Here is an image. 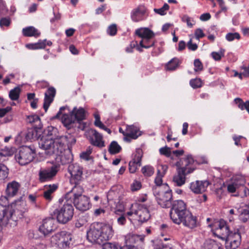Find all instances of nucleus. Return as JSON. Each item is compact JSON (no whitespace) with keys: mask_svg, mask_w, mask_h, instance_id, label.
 <instances>
[{"mask_svg":"<svg viewBox=\"0 0 249 249\" xmlns=\"http://www.w3.org/2000/svg\"><path fill=\"white\" fill-rule=\"evenodd\" d=\"M46 132V135L38 142L39 148L45 151L47 156L59 155L64 150L67 138L60 135L57 129L52 126H48Z\"/></svg>","mask_w":249,"mask_h":249,"instance_id":"nucleus-1","label":"nucleus"},{"mask_svg":"<svg viewBox=\"0 0 249 249\" xmlns=\"http://www.w3.org/2000/svg\"><path fill=\"white\" fill-rule=\"evenodd\" d=\"M113 234L111 225L100 222L92 223L87 232V239L90 242L99 245L109 240Z\"/></svg>","mask_w":249,"mask_h":249,"instance_id":"nucleus-2","label":"nucleus"},{"mask_svg":"<svg viewBox=\"0 0 249 249\" xmlns=\"http://www.w3.org/2000/svg\"><path fill=\"white\" fill-rule=\"evenodd\" d=\"M186 203L182 200H176L172 204V208L170 213L171 218L174 223L177 224L182 223L184 226H186Z\"/></svg>","mask_w":249,"mask_h":249,"instance_id":"nucleus-3","label":"nucleus"},{"mask_svg":"<svg viewBox=\"0 0 249 249\" xmlns=\"http://www.w3.org/2000/svg\"><path fill=\"white\" fill-rule=\"evenodd\" d=\"M71 193H68L65 196V200L63 206L55 210L57 221L62 224H66L70 221L73 215L74 209L71 198Z\"/></svg>","mask_w":249,"mask_h":249,"instance_id":"nucleus-4","label":"nucleus"},{"mask_svg":"<svg viewBox=\"0 0 249 249\" xmlns=\"http://www.w3.org/2000/svg\"><path fill=\"white\" fill-rule=\"evenodd\" d=\"M36 151L30 146H24L20 148L18 153L16 154L15 159L21 165H24L31 162L35 157Z\"/></svg>","mask_w":249,"mask_h":249,"instance_id":"nucleus-5","label":"nucleus"},{"mask_svg":"<svg viewBox=\"0 0 249 249\" xmlns=\"http://www.w3.org/2000/svg\"><path fill=\"white\" fill-rule=\"evenodd\" d=\"M154 195L158 203L162 208H170L172 206V193L171 190L168 188L165 191L157 190L155 189Z\"/></svg>","mask_w":249,"mask_h":249,"instance_id":"nucleus-6","label":"nucleus"},{"mask_svg":"<svg viewBox=\"0 0 249 249\" xmlns=\"http://www.w3.org/2000/svg\"><path fill=\"white\" fill-rule=\"evenodd\" d=\"M68 171L71 175V183L80 184L84 179L83 177V168L77 164H71L69 166Z\"/></svg>","mask_w":249,"mask_h":249,"instance_id":"nucleus-7","label":"nucleus"},{"mask_svg":"<svg viewBox=\"0 0 249 249\" xmlns=\"http://www.w3.org/2000/svg\"><path fill=\"white\" fill-rule=\"evenodd\" d=\"M225 241L226 249H236L241 242V235L239 230L236 229L231 231Z\"/></svg>","mask_w":249,"mask_h":249,"instance_id":"nucleus-8","label":"nucleus"},{"mask_svg":"<svg viewBox=\"0 0 249 249\" xmlns=\"http://www.w3.org/2000/svg\"><path fill=\"white\" fill-rule=\"evenodd\" d=\"M72 204L73 203L76 208L81 211H86L89 210L91 206L89 198L85 195H80L78 197L71 198Z\"/></svg>","mask_w":249,"mask_h":249,"instance_id":"nucleus-9","label":"nucleus"},{"mask_svg":"<svg viewBox=\"0 0 249 249\" xmlns=\"http://www.w3.org/2000/svg\"><path fill=\"white\" fill-rule=\"evenodd\" d=\"M136 208L135 216L141 223L147 221L150 218V214L147 208L144 205L135 203L133 206Z\"/></svg>","mask_w":249,"mask_h":249,"instance_id":"nucleus-10","label":"nucleus"},{"mask_svg":"<svg viewBox=\"0 0 249 249\" xmlns=\"http://www.w3.org/2000/svg\"><path fill=\"white\" fill-rule=\"evenodd\" d=\"M59 168V165H54L50 168L41 169L38 173L40 181L43 182L51 180L56 176Z\"/></svg>","mask_w":249,"mask_h":249,"instance_id":"nucleus-11","label":"nucleus"},{"mask_svg":"<svg viewBox=\"0 0 249 249\" xmlns=\"http://www.w3.org/2000/svg\"><path fill=\"white\" fill-rule=\"evenodd\" d=\"M145 236L143 235H137L133 233H128L125 236V243L126 248H131L135 246L134 244H138L136 246H142L144 244Z\"/></svg>","mask_w":249,"mask_h":249,"instance_id":"nucleus-12","label":"nucleus"},{"mask_svg":"<svg viewBox=\"0 0 249 249\" xmlns=\"http://www.w3.org/2000/svg\"><path fill=\"white\" fill-rule=\"evenodd\" d=\"M181 165L180 161L177 163L178 166L177 174L175 175L173 178V181L178 186H181L185 184L186 181V166L185 164L183 167H179Z\"/></svg>","mask_w":249,"mask_h":249,"instance_id":"nucleus-13","label":"nucleus"},{"mask_svg":"<svg viewBox=\"0 0 249 249\" xmlns=\"http://www.w3.org/2000/svg\"><path fill=\"white\" fill-rule=\"evenodd\" d=\"M87 137L90 143L98 147H103L105 145L103 136L95 129H90Z\"/></svg>","mask_w":249,"mask_h":249,"instance_id":"nucleus-14","label":"nucleus"},{"mask_svg":"<svg viewBox=\"0 0 249 249\" xmlns=\"http://www.w3.org/2000/svg\"><path fill=\"white\" fill-rule=\"evenodd\" d=\"M142 151L140 148L136 149L133 159L129 163V170L130 173H134L138 169V167L141 165Z\"/></svg>","mask_w":249,"mask_h":249,"instance_id":"nucleus-15","label":"nucleus"},{"mask_svg":"<svg viewBox=\"0 0 249 249\" xmlns=\"http://www.w3.org/2000/svg\"><path fill=\"white\" fill-rule=\"evenodd\" d=\"M210 184L208 180H197L195 182H192L190 184V189L193 192L196 194H202L204 192Z\"/></svg>","mask_w":249,"mask_h":249,"instance_id":"nucleus-16","label":"nucleus"},{"mask_svg":"<svg viewBox=\"0 0 249 249\" xmlns=\"http://www.w3.org/2000/svg\"><path fill=\"white\" fill-rule=\"evenodd\" d=\"M54 220L53 218H48L44 220L42 225L39 228V231L44 235H47L55 228Z\"/></svg>","mask_w":249,"mask_h":249,"instance_id":"nucleus-17","label":"nucleus"},{"mask_svg":"<svg viewBox=\"0 0 249 249\" xmlns=\"http://www.w3.org/2000/svg\"><path fill=\"white\" fill-rule=\"evenodd\" d=\"M55 93L56 90L53 87L49 88L46 92L45 93L43 108L45 112H47L50 104L53 101Z\"/></svg>","mask_w":249,"mask_h":249,"instance_id":"nucleus-18","label":"nucleus"},{"mask_svg":"<svg viewBox=\"0 0 249 249\" xmlns=\"http://www.w3.org/2000/svg\"><path fill=\"white\" fill-rule=\"evenodd\" d=\"M20 184L16 181L9 182L5 190L6 194L8 197H13L17 195L19 189Z\"/></svg>","mask_w":249,"mask_h":249,"instance_id":"nucleus-19","label":"nucleus"},{"mask_svg":"<svg viewBox=\"0 0 249 249\" xmlns=\"http://www.w3.org/2000/svg\"><path fill=\"white\" fill-rule=\"evenodd\" d=\"M57 188L58 185L55 184L44 186L43 195L44 198L48 201H51L53 198V194Z\"/></svg>","mask_w":249,"mask_h":249,"instance_id":"nucleus-20","label":"nucleus"},{"mask_svg":"<svg viewBox=\"0 0 249 249\" xmlns=\"http://www.w3.org/2000/svg\"><path fill=\"white\" fill-rule=\"evenodd\" d=\"M146 9L144 6H140L133 9L131 12V18L133 21L138 22L143 19V17L145 14Z\"/></svg>","mask_w":249,"mask_h":249,"instance_id":"nucleus-21","label":"nucleus"},{"mask_svg":"<svg viewBox=\"0 0 249 249\" xmlns=\"http://www.w3.org/2000/svg\"><path fill=\"white\" fill-rule=\"evenodd\" d=\"M11 217V213L4 206L0 204V226H4L7 224L9 218Z\"/></svg>","mask_w":249,"mask_h":249,"instance_id":"nucleus-22","label":"nucleus"},{"mask_svg":"<svg viewBox=\"0 0 249 249\" xmlns=\"http://www.w3.org/2000/svg\"><path fill=\"white\" fill-rule=\"evenodd\" d=\"M200 226V222L196 216L193 215L191 212H188V228L191 231H196V229Z\"/></svg>","mask_w":249,"mask_h":249,"instance_id":"nucleus-23","label":"nucleus"},{"mask_svg":"<svg viewBox=\"0 0 249 249\" xmlns=\"http://www.w3.org/2000/svg\"><path fill=\"white\" fill-rule=\"evenodd\" d=\"M135 33L142 39L152 38L154 36V33L147 28L138 29L136 30Z\"/></svg>","mask_w":249,"mask_h":249,"instance_id":"nucleus-24","label":"nucleus"},{"mask_svg":"<svg viewBox=\"0 0 249 249\" xmlns=\"http://www.w3.org/2000/svg\"><path fill=\"white\" fill-rule=\"evenodd\" d=\"M62 122L63 124L68 129L73 126L75 121V119L72 112L70 114H63L61 118Z\"/></svg>","mask_w":249,"mask_h":249,"instance_id":"nucleus-25","label":"nucleus"},{"mask_svg":"<svg viewBox=\"0 0 249 249\" xmlns=\"http://www.w3.org/2000/svg\"><path fill=\"white\" fill-rule=\"evenodd\" d=\"M226 224V222L222 219L219 220H214L213 223L209 224L208 226L211 228V231L215 236L216 235V231L218 230H220Z\"/></svg>","mask_w":249,"mask_h":249,"instance_id":"nucleus-26","label":"nucleus"},{"mask_svg":"<svg viewBox=\"0 0 249 249\" xmlns=\"http://www.w3.org/2000/svg\"><path fill=\"white\" fill-rule=\"evenodd\" d=\"M231 231H230L229 230V226L226 224L220 230H218L216 231V235L215 236L225 240L229 236Z\"/></svg>","mask_w":249,"mask_h":249,"instance_id":"nucleus-27","label":"nucleus"},{"mask_svg":"<svg viewBox=\"0 0 249 249\" xmlns=\"http://www.w3.org/2000/svg\"><path fill=\"white\" fill-rule=\"evenodd\" d=\"M72 112V114L73 115L75 120L78 122L82 121L86 119V113L85 110L82 108L80 107L77 109L76 107H74Z\"/></svg>","mask_w":249,"mask_h":249,"instance_id":"nucleus-28","label":"nucleus"},{"mask_svg":"<svg viewBox=\"0 0 249 249\" xmlns=\"http://www.w3.org/2000/svg\"><path fill=\"white\" fill-rule=\"evenodd\" d=\"M62 234L64 235L61 238V245L63 248L69 247L71 244L72 235L66 231H62Z\"/></svg>","mask_w":249,"mask_h":249,"instance_id":"nucleus-29","label":"nucleus"},{"mask_svg":"<svg viewBox=\"0 0 249 249\" xmlns=\"http://www.w3.org/2000/svg\"><path fill=\"white\" fill-rule=\"evenodd\" d=\"M232 183L237 189L238 195L241 194V189L243 186H244L245 184V178L243 177L240 176H236L234 178Z\"/></svg>","mask_w":249,"mask_h":249,"instance_id":"nucleus-30","label":"nucleus"},{"mask_svg":"<svg viewBox=\"0 0 249 249\" xmlns=\"http://www.w3.org/2000/svg\"><path fill=\"white\" fill-rule=\"evenodd\" d=\"M15 148L11 146H5L0 150V160L2 157H10L12 156L15 152Z\"/></svg>","mask_w":249,"mask_h":249,"instance_id":"nucleus-31","label":"nucleus"},{"mask_svg":"<svg viewBox=\"0 0 249 249\" xmlns=\"http://www.w3.org/2000/svg\"><path fill=\"white\" fill-rule=\"evenodd\" d=\"M139 129L134 125H128L126 127V136L129 138L135 139L138 138Z\"/></svg>","mask_w":249,"mask_h":249,"instance_id":"nucleus-32","label":"nucleus"},{"mask_svg":"<svg viewBox=\"0 0 249 249\" xmlns=\"http://www.w3.org/2000/svg\"><path fill=\"white\" fill-rule=\"evenodd\" d=\"M23 34L26 36H38L40 35L37 29L32 26L23 29Z\"/></svg>","mask_w":249,"mask_h":249,"instance_id":"nucleus-33","label":"nucleus"},{"mask_svg":"<svg viewBox=\"0 0 249 249\" xmlns=\"http://www.w3.org/2000/svg\"><path fill=\"white\" fill-rule=\"evenodd\" d=\"M27 121L30 124H33L35 128H41V124L40 118L36 115L29 116L27 118Z\"/></svg>","mask_w":249,"mask_h":249,"instance_id":"nucleus-34","label":"nucleus"},{"mask_svg":"<svg viewBox=\"0 0 249 249\" xmlns=\"http://www.w3.org/2000/svg\"><path fill=\"white\" fill-rule=\"evenodd\" d=\"M25 206L26 202L21 199L16 200L15 203L13 204V207L15 209L20 211L21 213H24L27 211Z\"/></svg>","mask_w":249,"mask_h":249,"instance_id":"nucleus-35","label":"nucleus"},{"mask_svg":"<svg viewBox=\"0 0 249 249\" xmlns=\"http://www.w3.org/2000/svg\"><path fill=\"white\" fill-rule=\"evenodd\" d=\"M9 174V169L3 164L0 163V183L4 182Z\"/></svg>","mask_w":249,"mask_h":249,"instance_id":"nucleus-36","label":"nucleus"},{"mask_svg":"<svg viewBox=\"0 0 249 249\" xmlns=\"http://www.w3.org/2000/svg\"><path fill=\"white\" fill-rule=\"evenodd\" d=\"M239 219L243 223L249 222V208L242 209L239 212Z\"/></svg>","mask_w":249,"mask_h":249,"instance_id":"nucleus-37","label":"nucleus"},{"mask_svg":"<svg viewBox=\"0 0 249 249\" xmlns=\"http://www.w3.org/2000/svg\"><path fill=\"white\" fill-rule=\"evenodd\" d=\"M83 192V188L79 184H74V187L69 193H71V198H73L78 197L80 195H82V194Z\"/></svg>","mask_w":249,"mask_h":249,"instance_id":"nucleus-38","label":"nucleus"},{"mask_svg":"<svg viewBox=\"0 0 249 249\" xmlns=\"http://www.w3.org/2000/svg\"><path fill=\"white\" fill-rule=\"evenodd\" d=\"M20 92V88L19 87H16L9 91V97L11 100H18L19 97Z\"/></svg>","mask_w":249,"mask_h":249,"instance_id":"nucleus-39","label":"nucleus"},{"mask_svg":"<svg viewBox=\"0 0 249 249\" xmlns=\"http://www.w3.org/2000/svg\"><path fill=\"white\" fill-rule=\"evenodd\" d=\"M235 104H238V107L241 110L246 109L249 113V100L244 102L242 99L240 98H236L234 100Z\"/></svg>","mask_w":249,"mask_h":249,"instance_id":"nucleus-40","label":"nucleus"},{"mask_svg":"<svg viewBox=\"0 0 249 249\" xmlns=\"http://www.w3.org/2000/svg\"><path fill=\"white\" fill-rule=\"evenodd\" d=\"M121 150V146L115 141L111 142L109 147V152L111 154H115L120 152Z\"/></svg>","mask_w":249,"mask_h":249,"instance_id":"nucleus-41","label":"nucleus"},{"mask_svg":"<svg viewBox=\"0 0 249 249\" xmlns=\"http://www.w3.org/2000/svg\"><path fill=\"white\" fill-rule=\"evenodd\" d=\"M178 59L177 58H174L166 64V70L168 71L175 70L178 67Z\"/></svg>","mask_w":249,"mask_h":249,"instance_id":"nucleus-42","label":"nucleus"},{"mask_svg":"<svg viewBox=\"0 0 249 249\" xmlns=\"http://www.w3.org/2000/svg\"><path fill=\"white\" fill-rule=\"evenodd\" d=\"M37 137V132L35 129H28L25 134V138L27 141L35 140Z\"/></svg>","mask_w":249,"mask_h":249,"instance_id":"nucleus-43","label":"nucleus"},{"mask_svg":"<svg viewBox=\"0 0 249 249\" xmlns=\"http://www.w3.org/2000/svg\"><path fill=\"white\" fill-rule=\"evenodd\" d=\"M152 38H143L142 39L140 42V45L142 48L145 49L152 47L155 44V41L151 40Z\"/></svg>","mask_w":249,"mask_h":249,"instance_id":"nucleus-44","label":"nucleus"},{"mask_svg":"<svg viewBox=\"0 0 249 249\" xmlns=\"http://www.w3.org/2000/svg\"><path fill=\"white\" fill-rule=\"evenodd\" d=\"M142 172L145 177H150L154 173V169L150 165L144 166L142 168Z\"/></svg>","mask_w":249,"mask_h":249,"instance_id":"nucleus-45","label":"nucleus"},{"mask_svg":"<svg viewBox=\"0 0 249 249\" xmlns=\"http://www.w3.org/2000/svg\"><path fill=\"white\" fill-rule=\"evenodd\" d=\"M63 235L62 231L55 234L51 237V242L56 245H61V238H62Z\"/></svg>","mask_w":249,"mask_h":249,"instance_id":"nucleus-46","label":"nucleus"},{"mask_svg":"<svg viewBox=\"0 0 249 249\" xmlns=\"http://www.w3.org/2000/svg\"><path fill=\"white\" fill-rule=\"evenodd\" d=\"M204 245V249H223L218 244L212 241H206Z\"/></svg>","mask_w":249,"mask_h":249,"instance_id":"nucleus-47","label":"nucleus"},{"mask_svg":"<svg viewBox=\"0 0 249 249\" xmlns=\"http://www.w3.org/2000/svg\"><path fill=\"white\" fill-rule=\"evenodd\" d=\"M103 245L102 249H124V247L116 244L107 243H104Z\"/></svg>","mask_w":249,"mask_h":249,"instance_id":"nucleus-48","label":"nucleus"},{"mask_svg":"<svg viewBox=\"0 0 249 249\" xmlns=\"http://www.w3.org/2000/svg\"><path fill=\"white\" fill-rule=\"evenodd\" d=\"M169 6L168 4L165 3L163 6L159 9H154V11L155 13L160 15H164L166 14V11L169 10Z\"/></svg>","mask_w":249,"mask_h":249,"instance_id":"nucleus-49","label":"nucleus"},{"mask_svg":"<svg viewBox=\"0 0 249 249\" xmlns=\"http://www.w3.org/2000/svg\"><path fill=\"white\" fill-rule=\"evenodd\" d=\"M240 38V36L238 33H229L226 35V39L229 41H232L234 39L239 40Z\"/></svg>","mask_w":249,"mask_h":249,"instance_id":"nucleus-50","label":"nucleus"},{"mask_svg":"<svg viewBox=\"0 0 249 249\" xmlns=\"http://www.w3.org/2000/svg\"><path fill=\"white\" fill-rule=\"evenodd\" d=\"M194 71L196 72L201 71L203 69V66L202 62L199 59H196L194 62Z\"/></svg>","mask_w":249,"mask_h":249,"instance_id":"nucleus-51","label":"nucleus"},{"mask_svg":"<svg viewBox=\"0 0 249 249\" xmlns=\"http://www.w3.org/2000/svg\"><path fill=\"white\" fill-rule=\"evenodd\" d=\"M191 86L194 89L199 88L202 86V82L200 79L196 78L190 81Z\"/></svg>","mask_w":249,"mask_h":249,"instance_id":"nucleus-52","label":"nucleus"},{"mask_svg":"<svg viewBox=\"0 0 249 249\" xmlns=\"http://www.w3.org/2000/svg\"><path fill=\"white\" fill-rule=\"evenodd\" d=\"M163 177V175L160 174V171H157L156 177L154 180V182L157 186H160L162 184V178Z\"/></svg>","mask_w":249,"mask_h":249,"instance_id":"nucleus-53","label":"nucleus"},{"mask_svg":"<svg viewBox=\"0 0 249 249\" xmlns=\"http://www.w3.org/2000/svg\"><path fill=\"white\" fill-rule=\"evenodd\" d=\"M224 50H221L219 52H212L211 55L215 60L218 61L221 59L222 56H224Z\"/></svg>","mask_w":249,"mask_h":249,"instance_id":"nucleus-54","label":"nucleus"},{"mask_svg":"<svg viewBox=\"0 0 249 249\" xmlns=\"http://www.w3.org/2000/svg\"><path fill=\"white\" fill-rule=\"evenodd\" d=\"M92 151V148L89 146L86 150V151L82 152L81 155L80 157L83 159H85L86 160H89V157L90 154L91 153Z\"/></svg>","mask_w":249,"mask_h":249,"instance_id":"nucleus-55","label":"nucleus"},{"mask_svg":"<svg viewBox=\"0 0 249 249\" xmlns=\"http://www.w3.org/2000/svg\"><path fill=\"white\" fill-rule=\"evenodd\" d=\"M154 249H172L171 247L164 245L160 241H157L154 245Z\"/></svg>","mask_w":249,"mask_h":249,"instance_id":"nucleus-56","label":"nucleus"},{"mask_svg":"<svg viewBox=\"0 0 249 249\" xmlns=\"http://www.w3.org/2000/svg\"><path fill=\"white\" fill-rule=\"evenodd\" d=\"M94 118L95 121L94 124L96 126L98 127L101 129L105 127V125L100 121V117L99 114H95Z\"/></svg>","mask_w":249,"mask_h":249,"instance_id":"nucleus-57","label":"nucleus"},{"mask_svg":"<svg viewBox=\"0 0 249 249\" xmlns=\"http://www.w3.org/2000/svg\"><path fill=\"white\" fill-rule=\"evenodd\" d=\"M160 154L165 155L169 157L171 155L170 148L167 147H162L160 149Z\"/></svg>","mask_w":249,"mask_h":249,"instance_id":"nucleus-58","label":"nucleus"},{"mask_svg":"<svg viewBox=\"0 0 249 249\" xmlns=\"http://www.w3.org/2000/svg\"><path fill=\"white\" fill-rule=\"evenodd\" d=\"M11 23V19L8 18H3L0 19V26L8 27Z\"/></svg>","mask_w":249,"mask_h":249,"instance_id":"nucleus-59","label":"nucleus"},{"mask_svg":"<svg viewBox=\"0 0 249 249\" xmlns=\"http://www.w3.org/2000/svg\"><path fill=\"white\" fill-rule=\"evenodd\" d=\"M117 26L116 24H112L108 27L107 33L110 36H114L117 33Z\"/></svg>","mask_w":249,"mask_h":249,"instance_id":"nucleus-60","label":"nucleus"},{"mask_svg":"<svg viewBox=\"0 0 249 249\" xmlns=\"http://www.w3.org/2000/svg\"><path fill=\"white\" fill-rule=\"evenodd\" d=\"M195 36L196 39L199 40L200 38H202L205 36L203 31L200 29H197L195 32Z\"/></svg>","mask_w":249,"mask_h":249,"instance_id":"nucleus-61","label":"nucleus"},{"mask_svg":"<svg viewBox=\"0 0 249 249\" xmlns=\"http://www.w3.org/2000/svg\"><path fill=\"white\" fill-rule=\"evenodd\" d=\"M168 168V167L167 165L160 164L159 166L157 171H160V174L164 176Z\"/></svg>","mask_w":249,"mask_h":249,"instance_id":"nucleus-62","label":"nucleus"},{"mask_svg":"<svg viewBox=\"0 0 249 249\" xmlns=\"http://www.w3.org/2000/svg\"><path fill=\"white\" fill-rule=\"evenodd\" d=\"M241 194L239 195H236V196H240L242 197H246L249 195V189L243 186L241 189Z\"/></svg>","mask_w":249,"mask_h":249,"instance_id":"nucleus-63","label":"nucleus"},{"mask_svg":"<svg viewBox=\"0 0 249 249\" xmlns=\"http://www.w3.org/2000/svg\"><path fill=\"white\" fill-rule=\"evenodd\" d=\"M141 183L138 181H135L131 185V188L133 191H135L139 190L141 188Z\"/></svg>","mask_w":249,"mask_h":249,"instance_id":"nucleus-64","label":"nucleus"}]
</instances>
